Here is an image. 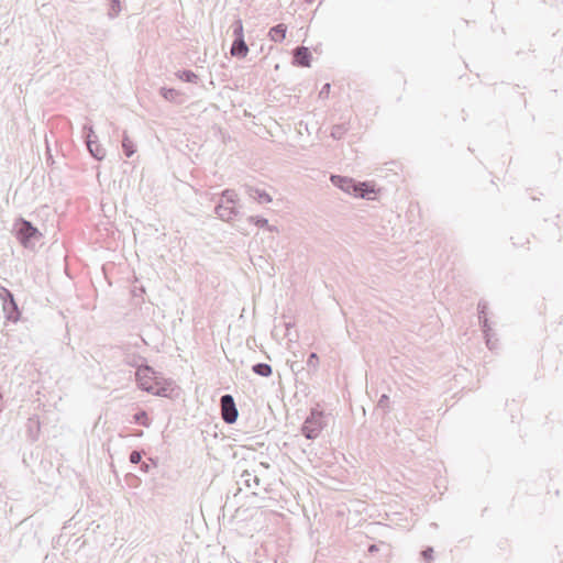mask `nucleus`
Returning a JSON list of instances; mask_svg holds the SVG:
<instances>
[{
    "label": "nucleus",
    "mask_w": 563,
    "mask_h": 563,
    "mask_svg": "<svg viewBox=\"0 0 563 563\" xmlns=\"http://www.w3.org/2000/svg\"><path fill=\"white\" fill-rule=\"evenodd\" d=\"M131 364L137 366L135 377L140 389L155 396H167V387H165L164 385H162V383L157 380L156 373L151 366L137 365L135 363Z\"/></svg>",
    "instance_id": "1"
},
{
    "label": "nucleus",
    "mask_w": 563,
    "mask_h": 563,
    "mask_svg": "<svg viewBox=\"0 0 563 563\" xmlns=\"http://www.w3.org/2000/svg\"><path fill=\"white\" fill-rule=\"evenodd\" d=\"M15 236L26 249L34 247L42 233L30 221L20 219L14 225Z\"/></svg>",
    "instance_id": "2"
},
{
    "label": "nucleus",
    "mask_w": 563,
    "mask_h": 563,
    "mask_svg": "<svg viewBox=\"0 0 563 563\" xmlns=\"http://www.w3.org/2000/svg\"><path fill=\"white\" fill-rule=\"evenodd\" d=\"M324 427V417L322 412L312 410L311 413L306 418L301 431L302 434L309 439L314 440L319 437L320 432Z\"/></svg>",
    "instance_id": "3"
},
{
    "label": "nucleus",
    "mask_w": 563,
    "mask_h": 563,
    "mask_svg": "<svg viewBox=\"0 0 563 563\" xmlns=\"http://www.w3.org/2000/svg\"><path fill=\"white\" fill-rule=\"evenodd\" d=\"M221 416L225 423L232 424L238 420V408L234 398L230 394L222 395L220 398Z\"/></svg>",
    "instance_id": "4"
},
{
    "label": "nucleus",
    "mask_w": 563,
    "mask_h": 563,
    "mask_svg": "<svg viewBox=\"0 0 563 563\" xmlns=\"http://www.w3.org/2000/svg\"><path fill=\"white\" fill-rule=\"evenodd\" d=\"M3 312L9 321L16 322L20 318L18 303L14 300L13 294L4 289Z\"/></svg>",
    "instance_id": "5"
},
{
    "label": "nucleus",
    "mask_w": 563,
    "mask_h": 563,
    "mask_svg": "<svg viewBox=\"0 0 563 563\" xmlns=\"http://www.w3.org/2000/svg\"><path fill=\"white\" fill-rule=\"evenodd\" d=\"M478 309V319L482 324V330L486 339V344L489 350L495 349V344L492 342L490 339V327L488 324V319L486 317V310H487V302L484 300H481L477 306Z\"/></svg>",
    "instance_id": "6"
},
{
    "label": "nucleus",
    "mask_w": 563,
    "mask_h": 563,
    "mask_svg": "<svg viewBox=\"0 0 563 563\" xmlns=\"http://www.w3.org/2000/svg\"><path fill=\"white\" fill-rule=\"evenodd\" d=\"M214 211L218 218L223 221H231L240 214L236 206L224 205V202H219L216 206Z\"/></svg>",
    "instance_id": "7"
},
{
    "label": "nucleus",
    "mask_w": 563,
    "mask_h": 563,
    "mask_svg": "<svg viewBox=\"0 0 563 563\" xmlns=\"http://www.w3.org/2000/svg\"><path fill=\"white\" fill-rule=\"evenodd\" d=\"M311 57V53L306 46H298L294 49V64L297 66L309 67Z\"/></svg>",
    "instance_id": "8"
},
{
    "label": "nucleus",
    "mask_w": 563,
    "mask_h": 563,
    "mask_svg": "<svg viewBox=\"0 0 563 563\" xmlns=\"http://www.w3.org/2000/svg\"><path fill=\"white\" fill-rule=\"evenodd\" d=\"M331 181L334 186H336L338 188H340L341 190H343L346 194L352 195L353 190H355L356 181H354V179H352V178L340 176V175H332Z\"/></svg>",
    "instance_id": "9"
},
{
    "label": "nucleus",
    "mask_w": 563,
    "mask_h": 563,
    "mask_svg": "<svg viewBox=\"0 0 563 563\" xmlns=\"http://www.w3.org/2000/svg\"><path fill=\"white\" fill-rule=\"evenodd\" d=\"M246 194L249 195L250 198L256 200L261 205L272 202L271 195L263 189L247 187Z\"/></svg>",
    "instance_id": "10"
},
{
    "label": "nucleus",
    "mask_w": 563,
    "mask_h": 563,
    "mask_svg": "<svg viewBox=\"0 0 563 563\" xmlns=\"http://www.w3.org/2000/svg\"><path fill=\"white\" fill-rule=\"evenodd\" d=\"M375 194V189L368 183H356L353 196L363 199H372V195Z\"/></svg>",
    "instance_id": "11"
},
{
    "label": "nucleus",
    "mask_w": 563,
    "mask_h": 563,
    "mask_svg": "<svg viewBox=\"0 0 563 563\" xmlns=\"http://www.w3.org/2000/svg\"><path fill=\"white\" fill-rule=\"evenodd\" d=\"M230 53L234 57H239V58L245 57L249 53V47L245 43V40L241 38V37L234 38L231 49H230Z\"/></svg>",
    "instance_id": "12"
},
{
    "label": "nucleus",
    "mask_w": 563,
    "mask_h": 563,
    "mask_svg": "<svg viewBox=\"0 0 563 563\" xmlns=\"http://www.w3.org/2000/svg\"><path fill=\"white\" fill-rule=\"evenodd\" d=\"M162 97L169 102L181 103L183 102V93L179 90L174 88H161Z\"/></svg>",
    "instance_id": "13"
},
{
    "label": "nucleus",
    "mask_w": 563,
    "mask_h": 563,
    "mask_svg": "<svg viewBox=\"0 0 563 563\" xmlns=\"http://www.w3.org/2000/svg\"><path fill=\"white\" fill-rule=\"evenodd\" d=\"M239 483L245 485L249 488H253L260 486L261 479L255 473L244 471L240 476Z\"/></svg>",
    "instance_id": "14"
},
{
    "label": "nucleus",
    "mask_w": 563,
    "mask_h": 563,
    "mask_svg": "<svg viewBox=\"0 0 563 563\" xmlns=\"http://www.w3.org/2000/svg\"><path fill=\"white\" fill-rule=\"evenodd\" d=\"M287 26L283 23L273 26L269 30V37L274 42H283L286 37Z\"/></svg>",
    "instance_id": "15"
},
{
    "label": "nucleus",
    "mask_w": 563,
    "mask_h": 563,
    "mask_svg": "<svg viewBox=\"0 0 563 563\" xmlns=\"http://www.w3.org/2000/svg\"><path fill=\"white\" fill-rule=\"evenodd\" d=\"M240 201L239 195L233 189H225L221 192V201L224 205L236 206Z\"/></svg>",
    "instance_id": "16"
},
{
    "label": "nucleus",
    "mask_w": 563,
    "mask_h": 563,
    "mask_svg": "<svg viewBox=\"0 0 563 563\" xmlns=\"http://www.w3.org/2000/svg\"><path fill=\"white\" fill-rule=\"evenodd\" d=\"M176 77L184 82H190V84H197L198 79H199L198 75L189 69L178 70L176 73Z\"/></svg>",
    "instance_id": "17"
},
{
    "label": "nucleus",
    "mask_w": 563,
    "mask_h": 563,
    "mask_svg": "<svg viewBox=\"0 0 563 563\" xmlns=\"http://www.w3.org/2000/svg\"><path fill=\"white\" fill-rule=\"evenodd\" d=\"M253 373L262 377H269L273 373V368L267 363H256L252 366Z\"/></svg>",
    "instance_id": "18"
},
{
    "label": "nucleus",
    "mask_w": 563,
    "mask_h": 563,
    "mask_svg": "<svg viewBox=\"0 0 563 563\" xmlns=\"http://www.w3.org/2000/svg\"><path fill=\"white\" fill-rule=\"evenodd\" d=\"M82 132L86 139L87 147L93 146L96 141H98V136L95 134L93 128L91 125L85 124L82 128Z\"/></svg>",
    "instance_id": "19"
},
{
    "label": "nucleus",
    "mask_w": 563,
    "mask_h": 563,
    "mask_svg": "<svg viewBox=\"0 0 563 563\" xmlns=\"http://www.w3.org/2000/svg\"><path fill=\"white\" fill-rule=\"evenodd\" d=\"M122 148L126 157H131L136 151L134 143L128 136L126 132L123 133Z\"/></svg>",
    "instance_id": "20"
},
{
    "label": "nucleus",
    "mask_w": 563,
    "mask_h": 563,
    "mask_svg": "<svg viewBox=\"0 0 563 563\" xmlns=\"http://www.w3.org/2000/svg\"><path fill=\"white\" fill-rule=\"evenodd\" d=\"M87 148L91 156L97 161H101L106 156V150L99 144L98 141H96V144H93V146Z\"/></svg>",
    "instance_id": "21"
},
{
    "label": "nucleus",
    "mask_w": 563,
    "mask_h": 563,
    "mask_svg": "<svg viewBox=\"0 0 563 563\" xmlns=\"http://www.w3.org/2000/svg\"><path fill=\"white\" fill-rule=\"evenodd\" d=\"M347 130H349V128L346 126L345 123L335 124L332 126L331 136L334 140H341L345 135Z\"/></svg>",
    "instance_id": "22"
},
{
    "label": "nucleus",
    "mask_w": 563,
    "mask_h": 563,
    "mask_svg": "<svg viewBox=\"0 0 563 563\" xmlns=\"http://www.w3.org/2000/svg\"><path fill=\"white\" fill-rule=\"evenodd\" d=\"M134 421L143 427H150L151 421L148 419L147 412L145 410H141L134 415Z\"/></svg>",
    "instance_id": "23"
},
{
    "label": "nucleus",
    "mask_w": 563,
    "mask_h": 563,
    "mask_svg": "<svg viewBox=\"0 0 563 563\" xmlns=\"http://www.w3.org/2000/svg\"><path fill=\"white\" fill-rule=\"evenodd\" d=\"M232 29H233L234 38H239V37L244 38L243 23L240 19L234 21V23L232 24Z\"/></svg>",
    "instance_id": "24"
},
{
    "label": "nucleus",
    "mask_w": 563,
    "mask_h": 563,
    "mask_svg": "<svg viewBox=\"0 0 563 563\" xmlns=\"http://www.w3.org/2000/svg\"><path fill=\"white\" fill-rule=\"evenodd\" d=\"M120 11H121L120 0H111L109 13H108L109 18L113 19V18L118 16Z\"/></svg>",
    "instance_id": "25"
},
{
    "label": "nucleus",
    "mask_w": 563,
    "mask_h": 563,
    "mask_svg": "<svg viewBox=\"0 0 563 563\" xmlns=\"http://www.w3.org/2000/svg\"><path fill=\"white\" fill-rule=\"evenodd\" d=\"M247 221L250 223H254L255 225H257L260 228H265L268 223V220L266 218L258 217V216H250L247 218Z\"/></svg>",
    "instance_id": "26"
},
{
    "label": "nucleus",
    "mask_w": 563,
    "mask_h": 563,
    "mask_svg": "<svg viewBox=\"0 0 563 563\" xmlns=\"http://www.w3.org/2000/svg\"><path fill=\"white\" fill-rule=\"evenodd\" d=\"M319 365V356L317 353L312 352L309 354L307 360V366L312 368L313 371H317Z\"/></svg>",
    "instance_id": "27"
},
{
    "label": "nucleus",
    "mask_w": 563,
    "mask_h": 563,
    "mask_svg": "<svg viewBox=\"0 0 563 563\" xmlns=\"http://www.w3.org/2000/svg\"><path fill=\"white\" fill-rule=\"evenodd\" d=\"M141 460H142V452L134 450L130 453V456H129L130 463L139 464L141 462Z\"/></svg>",
    "instance_id": "28"
},
{
    "label": "nucleus",
    "mask_w": 563,
    "mask_h": 563,
    "mask_svg": "<svg viewBox=\"0 0 563 563\" xmlns=\"http://www.w3.org/2000/svg\"><path fill=\"white\" fill-rule=\"evenodd\" d=\"M388 404H389V397L387 395H382L378 402H377V406L382 409H386L388 408Z\"/></svg>",
    "instance_id": "29"
},
{
    "label": "nucleus",
    "mask_w": 563,
    "mask_h": 563,
    "mask_svg": "<svg viewBox=\"0 0 563 563\" xmlns=\"http://www.w3.org/2000/svg\"><path fill=\"white\" fill-rule=\"evenodd\" d=\"M421 554H422L423 560L426 562L430 563L432 560L433 549L429 547L426 550H423Z\"/></svg>",
    "instance_id": "30"
},
{
    "label": "nucleus",
    "mask_w": 563,
    "mask_h": 563,
    "mask_svg": "<svg viewBox=\"0 0 563 563\" xmlns=\"http://www.w3.org/2000/svg\"><path fill=\"white\" fill-rule=\"evenodd\" d=\"M331 85L329 82L324 84L319 92L320 98H328L330 92Z\"/></svg>",
    "instance_id": "31"
},
{
    "label": "nucleus",
    "mask_w": 563,
    "mask_h": 563,
    "mask_svg": "<svg viewBox=\"0 0 563 563\" xmlns=\"http://www.w3.org/2000/svg\"><path fill=\"white\" fill-rule=\"evenodd\" d=\"M150 468L151 466L147 464V463H142L141 464V471L144 472V473H148L150 472Z\"/></svg>",
    "instance_id": "32"
},
{
    "label": "nucleus",
    "mask_w": 563,
    "mask_h": 563,
    "mask_svg": "<svg viewBox=\"0 0 563 563\" xmlns=\"http://www.w3.org/2000/svg\"><path fill=\"white\" fill-rule=\"evenodd\" d=\"M265 229H266L267 231H269V232H278L277 227H275V225H271V224H268V223H267V225L265 227Z\"/></svg>",
    "instance_id": "33"
},
{
    "label": "nucleus",
    "mask_w": 563,
    "mask_h": 563,
    "mask_svg": "<svg viewBox=\"0 0 563 563\" xmlns=\"http://www.w3.org/2000/svg\"><path fill=\"white\" fill-rule=\"evenodd\" d=\"M377 550H378V549H377V545H376V544H372V545H369V548H368V551H369V552H375V551H377Z\"/></svg>",
    "instance_id": "34"
},
{
    "label": "nucleus",
    "mask_w": 563,
    "mask_h": 563,
    "mask_svg": "<svg viewBox=\"0 0 563 563\" xmlns=\"http://www.w3.org/2000/svg\"><path fill=\"white\" fill-rule=\"evenodd\" d=\"M307 2H312L313 0H306Z\"/></svg>",
    "instance_id": "35"
}]
</instances>
